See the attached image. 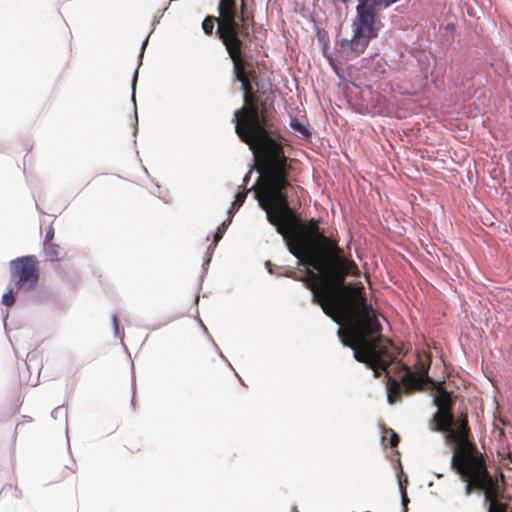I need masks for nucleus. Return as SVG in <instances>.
Returning a JSON list of instances; mask_svg holds the SVG:
<instances>
[{"mask_svg":"<svg viewBox=\"0 0 512 512\" xmlns=\"http://www.w3.org/2000/svg\"><path fill=\"white\" fill-rule=\"evenodd\" d=\"M111 322H112V328H113V336L115 338H119L121 345H124L123 339H122V337H120L119 316L117 313L112 314Z\"/></svg>","mask_w":512,"mask_h":512,"instance_id":"obj_20","label":"nucleus"},{"mask_svg":"<svg viewBox=\"0 0 512 512\" xmlns=\"http://www.w3.org/2000/svg\"><path fill=\"white\" fill-rule=\"evenodd\" d=\"M435 476H436L437 478H441V477H443V473H435Z\"/></svg>","mask_w":512,"mask_h":512,"instance_id":"obj_36","label":"nucleus"},{"mask_svg":"<svg viewBox=\"0 0 512 512\" xmlns=\"http://www.w3.org/2000/svg\"><path fill=\"white\" fill-rule=\"evenodd\" d=\"M131 404H132L133 406L135 405V399H134V397H133V398H132V400H131Z\"/></svg>","mask_w":512,"mask_h":512,"instance_id":"obj_39","label":"nucleus"},{"mask_svg":"<svg viewBox=\"0 0 512 512\" xmlns=\"http://www.w3.org/2000/svg\"><path fill=\"white\" fill-rule=\"evenodd\" d=\"M250 101V99L248 100ZM234 111L232 122L235 132L246 144L259 145L264 159V170L257 169V178L250 188H242L231 203L238 209L250 191L254 192L260 208L265 211L266 220L275 227L287 251L297 260L311 268L313 262L321 261L327 251L340 246L321 230L314 218L306 229L300 228V218L288 204L284 190L291 188V160L284 154L282 138L276 133L264 116H258L249 102Z\"/></svg>","mask_w":512,"mask_h":512,"instance_id":"obj_1","label":"nucleus"},{"mask_svg":"<svg viewBox=\"0 0 512 512\" xmlns=\"http://www.w3.org/2000/svg\"><path fill=\"white\" fill-rule=\"evenodd\" d=\"M268 265H269V262H265V267L268 269V273H272V270L270 268H268Z\"/></svg>","mask_w":512,"mask_h":512,"instance_id":"obj_35","label":"nucleus"},{"mask_svg":"<svg viewBox=\"0 0 512 512\" xmlns=\"http://www.w3.org/2000/svg\"><path fill=\"white\" fill-rule=\"evenodd\" d=\"M450 469L461 479H471L473 490L484 492L483 501L488 504L485 512H512V506L509 503L497 501L487 492L488 486L491 485V476L485 468L482 453H462L461 455L452 453Z\"/></svg>","mask_w":512,"mask_h":512,"instance_id":"obj_5","label":"nucleus"},{"mask_svg":"<svg viewBox=\"0 0 512 512\" xmlns=\"http://www.w3.org/2000/svg\"><path fill=\"white\" fill-rule=\"evenodd\" d=\"M166 10H167V8H165V9L162 11V13H161L160 17L155 18V19L153 20V24H152V25H153V28H152V30H151V32H150V33H152V32L154 31L156 24H159V23H160V18L163 16V14H164V12H165Z\"/></svg>","mask_w":512,"mask_h":512,"instance_id":"obj_27","label":"nucleus"},{"mask_svg":"<svg viewBox=\"0 0 512 512\" xmlns=\"http://www.w3.org/2000/svg\"><path fill=\"white\" fill-rule=\"evenodd\" d=\"M330 54H331V53H328V52H327V44H326V43H324V45H323V55L326 57V55H330Z\"/></svg>","mask_w":512,"mask_h":512,"instance_id":"obj_30","label":"nucleus"},{"mask_svg":"<svg viewBox=\"0 0 512 512\" xmlns=\"http://www.w3.org/2000/svg\"><path fill=\"white\" fill-rule=\"evenodd\" d=\"M51 417L56 420L58 418H63L65 423V434L66 438H68V412L67 407L64 405L57 406L51 412Z\"/></svg>","mask_w":512,"mask_h":512,"instance_id":"obj_15","label":"nucleus"},{"mask_svg":"<svg viewBox=\"0 0 512 512\" xmlns=\"http://www.w3.org/2000/svg\"><path fill=\"white\" fill-rule=\"evenodd\" d=\"M383 376L386 379L387 403L389 405H393L396 402V399L392 395V391L402 390L403 392H411L414 390L412 388L410 389V388L406 387V385L402 382L401 373L397 372L395 370V368L393 367V365L390 367L389 376L394 378L397 381L396 385H393L392 383H390L389 379L386 375H383Z\"/></svg>","mask_w":512,"mask_h":512,"instance_id":"obj_10","label":"nucleus"},{"mask_svg":"<svg viewBox=\"0 0 512 512\" xmlns=\"http://www.w3.org/2000/svg\"><path fill=\"white\" fill-rule=\"evenodd\" d=\"M149 41V35L142 41V44H141V47H140V52H139V64L138 66L141 65L142 61V57L144 55V51H145V47L147 45ZM138 68L137 67L133 73V77H132V81H131V101L133 103V106H134V117H135V123L137 124L138 123V115H137V110H136V98H135V93H136V83H137V77H138Z\"/></svg>","mask_w":512,"mask_h":512,"instance_id":"obj_11","label":"nucleus"},{"mask_svg":"<svg viewBox=\"0 0 512 512\" xmlns=\"http://www.w3.org/2000/svg\"><path fill=\"white\" fill-rule=\"evenodd\" d=\"M397 462H398L399 467L401 468V462L399 461V459H397Z\"/></svg>","mask_w":512,"mask_h":512,"instance_id":"obj_43","label":"nucleus"},{"mask_svg":"<svg viewBox=\"0 0 512 512\" xmlns=\"http://www.w3.org/2000/svg\"><path fill=\"white\" fill-rule=\"evenodd\" d=\"M398 486H399V491L401 493V503L404 507H406L409 499H408L407 495L405 494V489H404L403 483L400 479H399Z\"/></svg>","mask_w":512,"mask_h":512,"instance_id":"obj_23","label":"nucleus"},{"mask_svg":"<svg viewBox=\"0 0 512 512\" xmlns=\"http://www.w3.org/2000/svg\"><path fill=\"white\" fill-rule=\"evenodd\" d=\"M377 0H357L356 17H358L359 28L362 25L371 23L376 26L379 22L378 14L375 13Z\"/></svg>","mask_w":512,"mask_h":512,"instance_id":"obj_9","label":"nucleus"},{"mask_svg":"<svg viewBox=\"0 0 512 512\" xmlns=\"http://www.w3.org/2000/svg\"><path fill=\"white\" fill-rule=\"evenodd\" d=\"M198 300H199V295H197V296L195 297V302H197Z\"/></svg>","mask_w":512,"mask_h":512,"instance_id":"obj_41","label":"nucleus"},{"mask_svg":"<svg viewBox=\"0 0 512 512\" xmlns=\"http://www.w3.org/2000/svg\"><path fill=\"white\" fill-rule=\"evenodd\" d=\"M318 41H319L322 45H324V43H326V42L324 41V38H323V37H320V36L318 37Z\"/></svg>","mask_w":512,"mask_h":512,"instance_id":"obj_34","label":"nucleus"},{"mask_svg":"<svg viewBox=\"0 0 512 512\" xmlns=\"http://www.w3.org/2000/svg\"><path fill=\"white\" fill-rule=\"evenodd\" d=\"M35 255H24L9 262L10 278L16 288V294L28 293L39 281L40 271Z\"/></svg>","mask_w":512,"mask_h":512,"instance_id":"obj_6","label":"nucleus"},{"mask_svg":"<svg viewBox=\"0 0 512 512\" xmlns=\"http://www.w3.org/2000/svg\"><path fill=\"white\" fill-rule=\"evenodd\" d=\"M449 427L440 425V422L435 424L432 428L433 431L443 434V438L447 443L455 445L457 448L453 453H481L475 444L468 440L469 430L467 422L464 419L455 421L453 414H451V421Z\"/></svg>","mask_w":512,"mask_h":512,"instance_id":"obj_7","label":"nucleus"},{"mask_svg":"<svg viewBox=\"0 0 512 512\" xmlns=\"http://www.w3.org/2000/svg\"><path fill=\"white\" fill-rule=\"evenodd\" d=\"M217 12L220 22L216 34L232 60L235 80L240 83L243 100L248 102L249 89L244 63L245 39L250 37L249 25L252 17L245 10L244 0H219Z\"/></svg>","mask_w":512,"mask_h":512,"instance_id":"obj_3","label":"nucleus"},{"mask_svg":"<svg viewBox=\"0 0 512 512\" xmlns=\"http://www.w3.org/2000/svg\"><path fill=\"white\" fill-rule=\"evenodd\" d=\"M54 237V230L52 227H49L47 230H46V233H45V237H44V241H43V245L44 247L47 245V244H51V240L53 239Z\"/></svg>","mask_w":512,"mask_h":512,"instance_id":"obj_24","label":"nucleus"},{"mask_svg":"<svg viewBox=\"0 0 512 512\" xmlns=\"http://www.w3.org/2000/svg\"><path fill=\"white\" fill-rule=\"evenodd\" d=\"M353 37L351 39L343 38L340 40V47L342 51L349 49L356 53L363 52L371 39L376 38L379 33V28L371 23L362 25L359 28L358 17L355 16L352 22Z\"/></svg>","mask_w":512,"mask_h":512,"instance_id":"obj_8","label":"nucleus"},{"mask_svg":"<svg viewBox=\"0 0 512 512\" xmlns=\"http://www.w3.org/2000/svg\"><path fill=\"white\" fill-rule=\"evenodd\" d=\"M23 419H24L26 422H28V423H31V422L33 421V420H32V418H31L30 416H27V415H24V416H23Z\"/></svg>","mask_w":512,"mask_h":512,"instance_id":"obj_32","label":"nucleus"},{"mask_svg":"<svg viewBox=\"0 0 512 512\" xmlns=\"http://www.w3.org/2000/svg\"><path fill=\"white\" fill-rule=\"evenodd\" d=\"M398 370L402 371V382L406 387L431 392L432 405L437 411L431 418L433 426L440 422V425L449 427L455 397L445 382L435 381L424 370L412 369L407 364H398Z\"/></svg>","mask_w":512,"mask_h":512,"instance_id":"obj_4","label":"nucleus"},{"mask_svg":"<svg viewBox=\"0 0 512 512\" xmlns=\"http://www.w3.org/2000/svg\"><path fill=\"white\" fill-rule=\"evenodd\" d=\"M325 58L328 60L329 65L336 63L334 58H333V56H332V54L326 55Z\"/></svg>","mask_w":512,"mask_h":512,"instance_id":"obj_29","label":"nucleus"},{"mask_svg":"<svg viewBox=\"0 0 512 512\" xmlns=\"http://www.w3.org/2000/svg\"><path fill=\"white\" fill-rule=\"evenodd\" d=\"M462 481L465 483L464 493L467 497H469L473 492L471 479H462Z\"/></svg>","mask_w":512,"mask_h":512,"instance_id":"obj_25","label":"nucleus"},{"mask_svg":"<svg viewBox=\"0 0 512 512\" xmlns=\"http://www.w3.org/2000/svg\"><path fill=\"white\" fill-rule=\"evenodd\" d=\"M231 216H229L226 220L222 221L221 224L216 228L213 239L215 244H218V242L222 239L225 231L227 230L229 224L231 223Z\"/></svg>","mask_w":512,"mask_h":512,"instance_id":"obj_16","label":"nucleus"},{"mask_svg":"<svg viewBox=\"0 0 512 512\" xmlns=\"http://www.w3.org/2000/svg\"><path fill=\"white\" fill-rule=\"evenodd\" d=\"M350 0H340L341 3L347 4Z\"/></svg>","mask_w":512,"mask_h":512,"instance_id":"obj_38","label":"nucleus"},{"mask_svg":"<svg viewBox=\"0 0 512 512\" xmlns=\"http://www.w3.org/2000/svg\"><path fill=\"white\" fill-rule=\"evenodd\" d=\"M289 126L293 134H295L297 137L301 139H307L312 134L310 126L308 124H305L297 117L290 118Z\"/></svg>","mask_w":512,"mask_h":512,"instance_id":"obj_12","label":"nucleus"},{"mask_svg":"<svg viewBox=\"0 0 512 512\" xmlns=\"http://www.w3.org/2000/svg\"><path fill=\"white\" fill-rule=\"evenodd\" d=\"M199 323H200V325H201V327H202L203 331H204L206 334H208V331H207L206 327L203 325V323L201 322V320H199Z\"/></svg>","mask_w":512,"mask_h":512,"instance_id":"obj_33","label":"nucleus"},{"mask_svg":"<svg viewBox=\"0 0 512 512\" xmlns=\"http://www.w3.org/2000/svg\"><path fill=\"white\" fill-rule=\"evenodd\" d=\"M445 31L450 32V33H454L455 25L453 23H447L445 25Z\"/></svg>","mask_w":512,"mask_h":512,"instance_id":"obj_28","label":"nucleus"},{"mask_svg":"<svg viewBox=\"0 0 512 512\" xmlns=\"http://www.w3.org/2000/svg\"><path fill=\"white\" fill-rule=\"evenodd\" d=\"M330 67L332 68V70L334 71L335 75L340 79V80H344L345 79V76H344V73L343 71L337 66L336 63L334 64H331Z\"/></svg>","mask_w":512,"mask_h":512,"instance_id":"obj_26","label":"nucleus"},{"mask_svg":"<svg viewBox=\"0 0 512 512\" xmlns=\"http://www.w3.org/2000/svg\"><path fill=\"white\" fill-rule=\"evenodd\" d=\"M219 356L222 358V359H226L225 356L223 355V353L221 351H219Z\"/></svg>","mask_w":512,"mask_h":512,"instance_id":"obj_37","label":"nucleus"},{"mask_svg":"<svg viewBox=\"0 0 512 512\" xmlns=\"http://www.w3.org/2000/svg\"><path fill=\"white\" fill-rule=\"evenodd\" d=\"M215 22H216V18L214 16L205 17V19L203 20V22L201 24V27H202L203 32L206 35L210 36L213 34Z\"/></svg>","mask_w":512,"mask_h":512,"instance_id":"obj_18","label":"nucleus"},{"mask_svg":"<svg viewBox=\"0 0 512 512\" xmlns=\"http://www.w3.org/2000/svg\"><path fill=\"white\" fill-rule=\"evenodd\" d=\"M400 441L399 435L390 428L384 429L381 436V442L383 444L388 443L390 447H395Z\"/></svg>","mask_w":512,"mask_h":512,"instance_id":"obj_14","label":"nucleus"},{"mask_svg":"<svg viewBox=\"0 0 512 512\" xmlns=\"http://www.w3.org/2000/svg\"><path fill=\"white\" fill-rule=\"evenodd\" d=\"M312 269L320 281L329 289L321 295L319 301L312 294L311 301L319 304L323 313L338 326L336 335L343 347L353 351V358L373 371L375 378L386 375L389 382L397 381L389 376L393 365L397 372L398 364H405L398 358L399 349L390 344L395 354L379 347L383 339L382 324L378 311L368 299L366 289L361 281L344 282L349 275L358 273L357 265L349 259L344 250L327 251L321 261L313 262Z\"/></svg>","mask_w":512,"mask_h":512,"instance_id":"obj_2","label":"nucleus"},{"mask_svg":"<svg viewBox=\"0 0 512 512\" xmlns=\"http://www.w3.org/2000/svg\"><path fill=\"white\" fill-rule=\"evenodd\" d=\"M249 145V148L250 150H252L253 152V157H254V161H256V154L258 153L260 158H261V167H257L255 165H253L249 170L248 172L244 175L243 177V187L242 188H245V186L249 183L250 179H251V176L253 174V172L255 171L257 173V169H261V170H264V159H263V154H262V151L257 144H253V146H251L250 144Z\"/></svg>","mask_w":512,"mask_h":512,"instance_id":"obj_13","label":"nucleus"},{"mask_svg":"<svg viewBox=\"0 0 512 512\" xmlns=\"http://www.w3.org/2000/svg\"><path fill=\"white\" fill-rule=\"evenodd\" d=\"M217 244H215L214 239L212 240V243L207 247L206 250V257L203 262L204 270L206 271V266H208L211 262L212 254L214 253V250L216 248Z\"/></svg>","mask_w":512,"mask_h":512,"instance_id":"obj_21","label":"nucleus"},{"mask_svg":"<svg viewBox=\"0 0 512 512\" xmlns=\"http://www.w3.org/2000/svg\"><path fill=\"white\" fill-rule=\"evenodd\" d=\"M403 8H404V6H396V7L394 8V11H395V12H399V13H401V12L403 11Z\"/></svg>","mask_w":512,"mask_h":512,"instance_id":"obj_31","label":"nucleus"},{"mask_svg":"<svg viewBox=\"0 0 512 512\" xmlns=\"http://www.w3.org/2000/svg\"><path fill=\"white\" fill-rule=\"evenodd\" d=\"M292 512H299L296 507L292 508Z\"/></svg>","mask_w":512,"mask_h":512,"instance_id":"obj_40","label":"nucleus"},{"mask_svg":"<svg viewBox=\"0 0 512 512\" xmlns=\"http://www.w3.org/2000/svg\"><path fill=\"white\" fill-rule=\"evenodd\" d=\"M399 0H377L375 5V13L377 14V10L379 9H387L391 5L396 4Z\"/></svg>","mask_w":512,"mask_h":512,"instance_id":"obj_22","label":"nucleus"},{"mask_svg":"<svg viewBox=\"0 0 512 512\" xmlns=\"http://www.w3.org/2000/svg\"><path fill=\"white\" fill-rule=\"evenodd\" d=\"M44 249H45L46 255L48 256L50 261H59L60 260V257H59L60 247L58 244H55V243L48 244V246H45Z\"/></svg>","mask_w":512,"mask_h":512,"instance_id":"obj_17","label":"nucleus"},{"mask_svg":"<svg viewBox=\"0 0 512 512\" xmlns=\"http://www.w3.org/2000/svg\"><path fill=\"white\" fill-rule=\"evenodd\" d=\"M14 293H16L15 286L9 287L8 291L2 295L1 303L8 307L12 306L15 302V294Z\"/></svg>","mask_w":512,"mask_h":512,"instance_id":"obj_19","label":"nucleus"},{"mask_svg":"<svg viewBox=\"0 0 512 512\" xmlns=\"http://www.w3.org/2000/svg\"><path fill=\"white\" fill-rule=\"evenodd\" d=\"M20 427V424H17L16 427H15V430H18Z\"/></svg>","mask_w":512,"mask_h":512,"instance_id":"obj_42","label":"nucleus"}]
</instances>
